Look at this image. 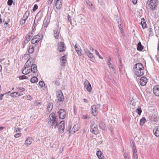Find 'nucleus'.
I'll list each match as a JSON object with an SVG mask.
<instances>
[{
  "label": "nucleus",
  "instance_id": "1",
  "mask_svg": "<svg viewBox=\"0 0 159 159\" xmlns=\"http://www.w3.org/2000/svg\"><path fill=\"white\" fill-rule=\"evenodd\" d=\"M134 72L137 76L140 77L144 74V68L142 64L138 63L134 66Z\"/></svg>",
  "mask_w": 159,
  "mask_h": 159
},
{
  "label": "nucleus",
  "instance_id": "2",
  "mask_svg": "<svg viewBox=\"0 0 159 159\" xmlns=\"http://www.w3.org/2000/svg\"><path fill=\"white\" fill-rule=\"evenodd\" d=\"M57 116H55L54 112H52L49 116L48 119V125L51 127L54 126L55 129L58 125Z\"/></svg>",
  "mask_w": 159,
  "mask_h": 159
},
{
  "label": "nucleus",
  "instance_id": "3",
  "mask_svg": "<svg viewBox=\"0 0 159 159\" xmlns=\"http://www.w3.org/2000/svg\"><path fill=\"white\" fill-rule=\"evenodd\" d=\"M157 0H148L147 4H148V7L152 10H153L156 8Z\"/></svg>",
  "mask_w": 159,
  "mask_h": 159
},
{
  "label": "nucleus",
  "instance_id": "4",
  "mask_svg": "<svg viewBox=\"0 0 159 159\" xmlns=\"http://www.w3.org/2000/svg\"><path fill=\"white\" fill-rule=\"evenodd\" d=\"M43 38L42 34H40L34 36L31 39V43L32 44H34L39 42Z\"/></svg>",
  "mask_w": 159,
  "mask_h": 159
},
{
  "label": "nucleus",
  "instance_id": "5",
  "mask_svg": "<svg viewBox=\"0 0 159 159\" xmlns=\"http://www.w3.org/2000/svg\"><path fill=\"white\" fill-rule=\"evenodd\" d=\"M97 125L94 122L92 123L90 126V131L93 134L96 135L98 133Z\"/></svg>",
  "mask_w": 159,
  "mask_h": 159
},
{
  "label": "nucleus",
  "instance_id": "6",
  "mask_svg": "<svg viewBox=\"0 0 159 159\" xmlns=\"http://www.w3.org/2000/svg\"><path fill=\"white\" fill-rule=\"evenodd\" d=\"M56 96L58 98V100L59 102H63L64 100V97L61 91L58 90L57 91Z\"/></svg>",
  "mask_w": 159,
  "mask_h": 159
},
{
  "label": "nucleus",
  "instance_id": "7",
  "mask_svg": "<svg viewBox=\"0 0 159 159\" xmlns=\"http://www.w3.org/2000/svg\"><path fill=\"white\" fill-rule=\"evenodd\" d=\"M75 48L79 56L84 57V54L82 52V51L80 49V46L79 44H76L75 45Z\"/></svg>",
  "mask_w": 159,
  "mask_h": 159
},
{
  "label": "nucleus",
  "instance_id": "8",
  "mask_svg": "<svg viewBox=\"0 0 159 159\" xmlns=\"http://www.w3.org/2000/svg\"><path fill=\"white\" fill-rule=\"evenodd\" d=\"M58 50L60 52H62L65 50L66 47L63 42H60L58 43Z\"/></svg>",
  "mask_w": 159,
  "mask_h": 159
},
{
  "label": "nucleus",
  "instance_id": "9",
  "mask_svg": "<svg viewBox=\"0 0 159 159\" xmlns=\"http://www.w3.org/2000/svg\"><path fill=\"white\" fill-rule=\"evenodd\" d=\"M84 85L88 92H90L91 91V86L88 80H85L84 82Z\"/></svg>",
  "mask_w": 159,
  "mask_h": 159
},
{
  "label": "nucleus",
  "instance_id": "10",
  "mask_svg": "<svg viewBox=\"0 0 159 159\" xmlns=\"http://www.w3.org/2000/svg\"><path fill=\"white\" fill-rule=\"evenodd\" d=\"M58 113L60 119H63L66 117V113L64 109H60L58 111Z\"/></svg>",
  "mask_w": 159,
  "mask_h": 159
},
{
  "label": "nucleus",
  "instance_id": "11",
  "mask_svg": "<svg viewBox=\"0 0 159 159\" xmlns=\"http://www.w3.org/2000/svg\"><path fill=\"white\" fill-rule=\"evenodd\" d=\"M65 124L64 121L62 120L58 124V129L59 132H61V133H63L64 132L65 129Z\"/></svg>",
  "mask_w": 159,
  "mask_h": 159
},
{
  "label": "nucleus",
  "instance_id": "12",
  "mask_svg": "<svg viewBox=\"0 0 159 159\" xmlns=\"http://www.w3.org/2000/svg\"><path fill=\"white\" fill-rule=\"evenodd\" d=\"M31 70L34 74L33 75H35V76H37L38 75V74L37 72V66L36 64H32V65L31 66Z\"/></svg>",
  "mask_w": 159,
  "mask_h": 159
},
{
  "label": "nucleus",
  "instance_id": "13",
  "mask_svg": "<svg viewBox=\"0 0 159 159\" xmlns=\"http://www.w3.org/2000/svg\"><path fill=\"white\" fill-rule=\"evenodd\" d=\"M84 53L88 56L89 58L93 60L94 59V57L93 56L92 53L87 48H85L84 49Z\"/></svg>",
  "mask_w": 159,
  "mask_h": 159
},
{
  "label": "nucleus",
  "instance_id": "14",
  "mask_svg": "<svg viewBox=\"0 0 159 159\" xmlns=\"http://www.w3.org/2000/svg\"><path fill=\"white\" fill-rule=\"evenodd\" d=\"M147 82V79L145 77L143 76L141 78L139 83L142 86H145Z\"/></svg>",
  "mask_w": 159,
  "mask_h": 159
},
{
  "label": "nucleus",
  "instance_id": "15",
  "mask_svg": "<svg viewBox=\"0 0 159 159\" xmlns=\"http://www.w3.org/2000/svg\"><path fill=\"white\" fill-rule=\"evenodd\" d=\"M153 92L155 95L159 96V85L155 86L153 89Z\"/></svg>",
  "mask_w": 159,
  "mask_h": 159
},
{
  "label": "nucleus",
  "instance_id": "16",
  "mask_svg": "<svg viewBox=\"0 0 159 159\" xmlns=\"http://www.w3.org/2000/svg\"><path fill=\"white\" fill-rule=\"evenodd\" d=\"M91 112L93 115L94 116H96L97 115L98 112L95 105H93L92 106Z\"/></svg>",
  "mask_w": 159,
  "mask_h": 159
},
{
  "label": "nucleus",
  "instance_id": "17",
  "mask_svg": "<svg viewBox=\"0 0 159 159\" xmlns=\"http://www.w3.org/2000/svg\"><path fill=\"white\" fill-rule=\"evenodd\" d=\"M34 140L33 138L30 137H29L26 139L25 143V145H30Z\"/></svg>",
  "mask_w": 159,
  "mask_h": 159
},
{
  "label": "nucleus",
  "instance_id": "18",
  "mask_svg": "<svg viewBox=\"0 0 159 159\" xmlns=\"http://www.w3.org/2000/svg\"><path fill=\"white\" fill-rule=\"evenodd\" d=\"M153 131L156 136L159 137V126L155 127L153 129Z\"/></svg>",
  "mask_w": 159,
  "mask_h": 159
},
{
  "label": "nucleus",
  "instance_id": "19",
  "mask_svg": "<svg viewBox=\"0 0 159 159\" xmlns=\"http://www.w3.org/2000/svg\"><path fill=\"white\" fill-rule=\"evenodd\" d=\"M53 104L51 102H49L48 103V105L47 107V113H49L51 111L53 108Z\"/></svg>",
  "mask_w": 159,
  "mask_h": 159
},
{
  "label": "nucleus",
  "instance_id": "20",
  "mask_svg": "<svg viewBox=\"0 0 159 159\" xmlns=\"http://www.w3.org/2000/svg\"><path fill=\"white\" fill-rule=\"evenodd\" d=\"M55 5L56 8L57 9H60L61 7V0H57Z\"/></svg>",
  "mask_w": 159,
  "mask_h": 159
},
{
  "label": "nucleus",
  "instance_id": "21",
  "mask_svg": "<svg viewBox=\"0 0 159 159\" xmlns=\"http://www.w3.org/2000/svg\"><path fill=\"white\" fill-rule=\"evenodd\" d=\"M141 20V21L140 24L141 25L142 28L144 29L146 27V23L144 18H142Z\"/></svg>",
  "mask_w": 159,
  "mask_h": 159
},
{
  "label": "nucleus",
  "instance_id": "22",
  "mask_svg": "<svg viewBox=\"0 0 159 159\" xmlns=\"http://www.w3.org/2000/svg\"><path fill=\"white\" fill-rule=\"evenodd\" d=\"M97 155L99 159H103L104 156L100 151H98L97 152Z\"/></svg>",
  "mask_w": 159,
  "mask_h": 159
},
{
  "label": "nucleus",
  "instance_id": "23",
  "mask_svg": "<svg viewBox=\"0 0 159 159\" xmlns=\"http://www.w3.org/2000/svg\"><path fill=\"white\" fill-rule=\"evenodd\" d=\"M54 35L55 39H57L59 37V33L58 30L57 29H54L53 30Z\"/></svg>",
  "mask_w": 159,
  "mask_h": 159
},
{
  "label": "nucleus",
  "instance_id": "24",
  "mask_svg": "<svg viewBox=\"0 0 159 159\" xmlns=\"http://www.w3.org/2000/svg\"><path fill=\"white\" fill-rule=\"evenodd\" d=\"M22 71L23 74L27 75L30 73V68L28 69L27 68L24 67V69Z\"/></svg>",
  "mask_w": 159,
  "mask_h": 159
},
{
  "label": "nucleus",
  "instance_id": "25",
  "mask_svg": "<svg viewBox=\"0 0 159 159\" xmlns=\"http://www.w3.org/2000/svg\"><path fill=\"white\" fill-rule=\"evenodd\" d=\"M49 24V21L46 19H44L43 22L42 28L43 29V27H44V29H46Z\"/></svg>",
  "mask_w": 159,
  "mask_h": 159
},
{
  "label": "nucleus",
  "instance_id": "26",
  "mask_svg": "<svg viewBox=\"0 0 159 159\" xmlns=\"http://www.w3.org/2000/svg\"><path fill=\"white\" fill-rule=\"evenodd\" d=\"M143 48V47L141 43L140 42H139L137 44V50L139 51H141Z\"/></svg>",
  "mask_w": 159,
  "mask_h": 159
},
{
  "label": "nucleus",
  "instance_id": "27",
  "mask_svg": "<svg viewBox=\"0 0 159 159\" xmlns=\"http://www.w3.org/2000/svg\"><path fill=\"white\" fill-rule=\"evenodd\" d=\"M10 96L13 97H17L20 96V93H19L18 92H14L10 94Z\"/></svg>",
  "mask_w": 159,
  "mask_h": 159
},
{
  "label": "nucleus",
  "instance_id": "28",
  "mask_svg": "<svg viewBox=\"0 0 159 159\" xmlns=\"http://www.w3.org/2000/svg\"><path fill=\"white\" fill-rule=\"evenodd\" d=\"M99 126L100 129L103 130H105L106 126L105 123L103 122H101L99 124Z\"/></svg>",
  "mask_w": 159,
  "mask_h": 159
},
{
  "label": "nucleus",
  "instance_id": "29",
  "mask_svg": "<svg viewBox=\"0 0 159 159\" xmlns=\"http://www.w3.org/2000/svg\"><path fill=\"white\" fill-rule=\"evenodd\" d=\"M61 60L62 61V65L63 66H65V64L66 62V58L64 56L62 57L61 58Z\"/></svg>",
  "mask_w": 159,
  "mask_h": 159
},
{
  "label": "nucleus",
  "instance_id": "30",
  "mask_svg": "<svg viewBox=\"0 0 159 159\" xmlns=\"http://www.w3.org/2000/svg\"><path fill=\"white\" fill-rule=\"evenodd\" d=\"M30 81L31 83H35L38 81V79L36 77L34 76L31 79Z\"/></svg>",
  "mask_w": 159,
  "mask_h": 159
},
{
  "label": "nucleus",
  "instance_id": "31",
  "mask_svg": "<svg viewBox=\"0 0 159 159\" xmlns=\"http://www.w3.org/2000/svg\"><path fill=\"white\" fill-rule=\"evenodd\" d=\"M34 50L33 46L30 45L29 46L28 52L30 53H32L34 52Z\"/></svg>",
  "mask_w": 159,
  "mask_h": 159
},
{
  "label": "nucleus",
  "instance_id": "32",
  "mask_svg": "<svg viewBox=\"0 0 159 159\" xmlns=\"http://www.w3.org/2000/svg\"><path fill=\"white\" fill-rule=\"evenodd\" d=\"M31 65V61H30L29 60H28L24 66V67L28 68L30 67Z\"/></svg>",
  "mask_w": 159,
  "mask_h": 159
},
{
  "label": "nucleus",
  "instance_id": "33",
  "mask_svg": "<svg viewBox=\"0 0 159 159\" xmlns=\"http://www.w3.org/2000/svg\"><path fill=\"white\" fill-rule=\"evenodd\" d=\"M10 19L8 17H6L3 20V22L6 25H8V26H9V25L8 24V23Z\"/></svg>",
  "mask_w": 159,
  "mask_h": 159
},
{
  "label": "nucleus",
  "instance_id": "34",
  "mask_svg": "<svg viewBox=\"0 0 159 159\" xmlns=\"http://www.w3.org/2000/svg\"><path fill=\"white\" fill-rule=\"evenodd\" d=\"M33 36L32 33H29L25 37V39L27 40V41H30V38Z\"/></svg>",
  "mask_w": 159,
  "mask_h": 159
},
{
  "label": "nucleus",
  "instance_id": "35",
  "mask_svg": "<svg viewBox=\"0 0 159 159\" xmlns=\"http://www.w3.org/2000/svg\"><path fill=\"white\" fill-rule=\"evenodd\" d=\"M136 112L138 113L139 115H140L142 112V110L140 107H138V108L136 110Z\"/></svg>",
  "mask_w": 159,
  "mask_h": 159
},
{
  "label": "nucleus",
  "instance_id": "36",
  "mask_svg": "<svg viewBox=\"0 0 159 159\" xmlns=\"http://www.w3.org/2000/svg\"><path fill=\"white\" fill-rule=\"evenodd\" d=\"M146 121V119L144 117H143L140 120V125H143Z\"/></svg>",
  "mask_w": 159,
  "mask_h": 159
},
{
  "label": "nucleus",
  "instance_id": "37",
  "mask_svg": "<svg viewBox=\"0 0 159 159\" xmlns=\"http://www.w3.org/2000/svg\"><path fill=\"white\" fill-rule=\"evenodd\" d=\"M151 120L152 121H153L154 122H156L157 121V117L156 116H155V115L152 116Z\"/></svg>",
  "mask_w": 159,
  "mask_h": 159
},
{
  "label": "nucleus",
  "instance_id": "38",
  "mask_svg": "<svg viewBox=\"0 0 159 159\" xmlns=\"http://www.w3.org/2000/svg\"><path fill=\"white\" fill-rule=\"evenodd\" d=\"M29 15V12H26L23 16V18L26 19V20L28 18Z\"/></svg>",
  "mask_w": 159,
  "mask_h": 159
},
{
  "label": "nucleus",
  "instance_id": "39",
  "mask_svg": "<svg viewBox=\"0 0 159 159\" xmlns=\"http://www.w3.org/2000/svg\"><path fill=\"white\" fill-rule=\"evenodd\" d=\"M19 78L20 80L23 79H27L28 77L25 75H23L20 76L19 77Z\"/></svg>",
  "mask_w": 159,
  "mask_h": 159
},
{
  "label": "nucleus",
  "instance_id": "40",
  "mask_svg": "<svg viewBox=\"0 0 159 159\" xmlns=\"http://www.w3.org/2000/svg\"><path fill=\"white\" fill-rule=\"evenodd\" d=\"M111 61V58L109 57L108 58V59L107 60V64L108 66L110 68H111V63L110 62V61Z\"/></svg>",
  "mask_w": 159,
  "mask_h": 159
},
{
  "label": "nucleus",
  "instance_id": "41",
  "mask_svg": "<svg viewBox=\"0 0 159 159\" xmlns=\"http://www.w3.org/2000/svg\"><path fill=\"white\" fill-rule=\"evenodd\" d=\"M86 4L88 5L90 7H91L93 5L92 3L91 2H90L89 0H86Z\"/></svg>",
  "mask_w": 159,
  "mask_h": 159
},
{
  "label": "nucleus",
  "instance_id": "42",
  "mask_svg": "<svg viewBox=\"0 0 159 159\" xmlns=\"http://www.w3.org/2000/svg\"><path fill=\"white\" fill-rule=\"evenodd\" d=\"M95 54L97 55L100 58L103 59V58L99 54L97 50H95Z\"/></svg>",
  "mask_w": 159,
  "mask_h": 159
},
{
  "label": "nucleus",
  "instance_id": "43",
  "mask_svg": "<svg viewBox=\"0 0 159 159\" xmlns=\"http://www.w3.org/2000/svg\"><path fill=\"white\" fill-rule=\"evenodd\" d=\"M110 70L111 72H113L114 74H115L116 70L114 67H113V66H111V68H110Z\"/></svg>",
  "mask_w": 159,
  "mask_h": 159
},
{
  "label": "nucleus",
  "instance_id": "44",
  "mask_svg": "<svg viewBox=\"0 0 159 159\" xmlns=\"http://www.w3.org/2000/svg\"><path fill=\"white\" fill-rule=\"evenodd\" d=\"M26 20V19L23 18L20 21V24L22 25H24L25 23Z\"/></svg>",
  "mask_w": 159,
  "mask_h": 159
},
{
  "label": "nucleus",
  "instance_id": "45",
  "mask_svg": "<svg viewBox=\"0 0 159 159\" xmlns=\"http://www.w3.org/2000/svg\"><path fill=\"white\" fill-rule=\"evenodd\" d=\"M133 151V154H136L137 153V150L136 148V147H134L132 148Z\"/></svg>",
  "mask_w": 159,
  "mask_h": 159
},
{
  "label": "nucleus",
  "instance_id": "46",
  "mask_svg": "<svg viewBox=\"0 0 159 159\" xmlns=\"http://www.w3.org/2000/svg\"><path fill=\"white\" fill-rule=\"evenodd\" d=\"M130 144L131 147H132V148L134 147H136L135 146V143L133 141L131 140L130 141Z\"/></svg>",
  "mask_w": 159,
  "mask_h": 159
},
{
  "label": "nucleus",
  "instance_id": "47",
  "mask_svg": "<svg viewBox=\"0 0 159 159\" xmlns=\"http://www.w3.org/2000/svg\"><path fill=\"white\" fill-rule=\"evenodd\" d=\"M21 136V134L19 133H17L14 135V137L15 138H18L19 137H20Z\"/></svg>",
  "mask_w": 159,
  "mask_h": 159
},
{
  "label": "nucleus",
  "instance_id": "48",
  "mask_svg": "<svg viewBox=\"0 0 159 159\" xmlns=\"http://www.w3.org/2000/svg\"><path fill=\"white\" fill-rule=\"evenodd\" d=\"M39 84L41 87H43V86L44 85V84L43 81H40L39 82Z\"/></svg>",
  "mask_w": 159,
  "mask_h": 159
},
{
  "label": "nucleus",
  "instance_id": "49",
  "mask_svg": "<svg viewBox=\"0 0 159 159\" xmlns=\"http://www.w3.org/2000/svg\"><path fill=\"white\" fill-rule=\"evenodd\" d=\"M71 125L69 124L68 125V127L66 129L67 130V131H69V133L70 132V130L71 129Z\"/></svg>",
  "mask_w": 159,
  "mask_h": 159
},
{
  "label": "nucleus",
  "instance_id": "50",
  "mask_svg": "<svg viewBox=\"0 0 159 159\" xmlns=\"http://www.w3.org/2000/svg\"><path fill=\"white\" fill-rule=\"evenodd\" d=\"M12 0H8L7 1V4L9 6H11L12 4Z\"/></svg>",
  "mask_w": 159,
  "mask_h": 159
},
{
  "label": "nucleus",
  "instance_id": "51",
  "mask_svg": "<svg viewBox=\"0 0 159 159\" xmlns=\"http://www.w3.org/2000/svg\"><path fill=\"white\" fill-rule=\"evenodd\" d=\"M38 5L36 4H35V5H34V7L33 8V11H36L38 9Z\"/></svg>",
  "mask_w": 159,
  "mask_h": 159
},
{
  "label": "nucleus",
  "instance_id": "52",
  "mask_svg": "<svg viewBox=\"0 0 159 159\" xmlns=\"http://www.w3.org/2000/svg\"><path fill=\"white\" fill-rule=\"evenodd\" d=\"M152 30V29L151 28H149L148 29L149 33L150 34H153Z\"/></svg>",
  "mask_w": 159,
  "mask_h": 159
},
{
  "label": "nucleus",
  "instance_id": "53",
  "mask_svg": "<svg viewBox=\"0 0 159 159\" xmlns=\"http://www.w3.org/2000/svg\"><path fill=\"white\" fill-rule=\"evenodd\" d=\"M17 89L20 90L21 92H23L25 90V89L24 88L18 87Z\"/></svg>",
  "mask_w": 159,
  "mask_h": 159
},
{
  "label": "nucleus",
  "instance_id": "54",
  "mask_svg": "<svg viewBox=\"0 0 159 159\" xmlns=\"http://www.w3.org/2000/svg\"><path fill=\"white\" fill-rule=\"evenodd\" d=\"M68 20L69 21V22L71 24V18L70 16L69 15H68Z\"/></svg>",
  "mask_w": 159,
  "mask_h": 159
},
{
  "label": "nucleus",
  "instance_id": "55",
  "mask_svg": "<svg viewBox=\"0 0 159 159\" xmlns=\"http://www.w3.org/2000/svg\"><path fill=\"white\" fill-rule=\"evenodd\" d=\"M29 41H27V40L26 39H25V40L24 41V44H23V48H24L25 47V44L28 43V42H29Z\"/></svg>",
  "mask_w": 159,
  "mask_h": 159
},
{
  "label": "nucleus",
  "instance_id": "56",
  "mask_svg": "<svg viewBox=\"0 0 159 159\" xmlns=\"http://www.w3.org/2000/svg\"><path fill=\"white\" fill-rule=\"evenodd\" d=\"M133 155L134 159H138V157L137 154Z\"/></svg>",
  "mask_w": 159,
  "mask_h": 159
},
{
  "label": "nucleus",
  "instance_id": "57",
  "mask_svg": "<svg viewBox=\"0 0 159 159\" xmlns=\"http://www.w3.org/2000/svg\"><path fill=\"white\" fill-rule=\"evenodd\" d=\"M118 27H119V28L120 30H123L122 27H121V24H120L119 23V22H118Z\"/></svg>",
  "mask_w": 159,
  "mask_h": 159
},
{
  "label": "nucleus",
  "instance_id": "58",
  "mask_svg": "<svg viewBox=\"0 0 159 159\" xmlns=\"http://www.w3.org/2000/svg\"><path fill=\"white\" fill-rule=\"evenodd\" d=\"M5 94H0V100H2V99H3L2 97Z\"/></svg>",
  "mask_w": 159,
  "mask_h": 159
},
{
  "label": "nucleus",
  "instance_id": "59",
  "mask_svg": "<svg viewBox=\"0 0 159 159\" xmlns=\"http://www.w3.org/2000/svg\"><path fill=\"white\" fill-rule=\"evenodd\" d=\"M132 2H133V3L135 5L137 3V0H132Z\"/></svg>",
  "mask_w": 159,
  "mask_h": 159
},
{
  "label": "nucleus",
  "instance_id": "60",
  "mask_svg": "<svg viewBox=\"0 0 159 159\" xmlns=\"http://www.w3.org/2000/svg\"><path fill=\"white\" fill-rule=\"evenodd\" d=\"M121 32L123 36L124 37L125 36V34L123 30H121Z\"/></svg>",
  "mask_w": 159,
  "mask_h": 159
},
{
  "label": "nucleus",
  "instance_id": "61",
  "mask_svg": "<svg viewBox=\"0 0 159 159\" xmlns=\"http://www.w3.org/2000/svg\"><path fill=\"white\" fill-rule=\"evenodd\" d=\"M27 99L30 100L32 98V97L30 95H27Z\"/></svg>",
  "mask_w": 159,
  "mask_h": 159
},
{
  "label": "nucleus",
  "instance_id": "62",
  "mask_svg": "<svg viewBox=\"0 0 159 159\" xmlns=\"http://www.w3.org/2000/svg\"><path fill=\"white\" fill-rule=\"evenodd\" d=\"M122 66H119V71L121 73L122 72Z\"/></svg>",
  "mask_w": 159,
  "mask_h": 159
},
{
  "label": "nucleus",
  "instance_id": "63",
  "mask_svg": "<svg viewBox=\"0 0 159 159\" xmlns=\"http://www.w3.org/2000/svg\"><path fill=\"white\" fill-rule=\"evenodd\" d=\"M20 131V129L19 128H15L14 131L16 132H17Z\"/></svg>",
  "mask_w": 159,
  "mask_h": 159
},
{
  "label": "nucleus",
  "instance_id": "64",
  "mask_svg": "<svg viewBox=\"0 0 159 159\" xmlns=\"http://www.w3.org/2000/svg\"><path fill=\"white\" fill-rule=\"evenodd\" d=\"M53 0H48V3L49 4H51L53 2Z\"/></svg>",
  "mask_w": 159,
  "mask_h": 159
}]
</instances>
